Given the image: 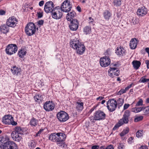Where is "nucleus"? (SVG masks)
Wrapping results in <instances>:
<instances>
[{"label": "nucleus", "mask_w": 149, "mask_h": 149, "mask_svg": "<svg viewBox=\"0 0 149 149\" xmlns=\"http://www.w3.org/2000/svg\"><path fill=\"white\" fill-rule=\"evenodd\" d=\"M70 47L75 50L79 54H82L85 52V47L78 38L71 39L70 41Z\"/></svg>", "instance_id": "f257e3e1"}, {"label": "nucleus", "mask_w": 149, "mask_h": 149, "mask_svg": "<svg viewBox=\"0 0 149 149\" xmlns=\"http://www.w3.org/2000/svg\"><path fill=\"white\" fill-rule=\"evenodd\" d=\"M130 115V111L128 110L126 111L123 115L122 118L120 119L118 123L115 125L113 130H115L124 124L127 123L129 121L128 118Z\"/></svg>", "instance_id": "f03ea898"}, {"label": "nucleus", "mask_w": 149, "mask_h": 149, "mask_svg": "<svg viewBox=\"0 0 149 149\" xmlns=\"http://www.w3.org/2000/svg\"><path fill=\"white\" fill-rule=\"evenodd\" d=\"M4 142V140H0V148L3 149H18L17 145L13 141H9Z\"/></svg>", "instance_id": "7ed1b4c3"}, {"label": "nucleus", "mask_w": 149, "mask_h": 149, "mask_svg": "<svg viewBox=\"0 0 149 149\" xmlns=\"http://www.w3.org/2000/svg\"><path fill=\"white\" fill-rule=\"evenodd\" d=\"M106 116V115L104 112L98 110L95 112L93 116L90 117V120L91 122L94 123L95 121L105 119Z\"/></svg>", "instance_id": "20e7f679"}, {"label": "nucleus", "mask_w": 149, "mask_h": 149, "mask_svg": "<svg viewBox=\"0 0 149 149\" xmlns=\"http://www.w3.org/2000/svg\"><path fill=\"white\" fill-rule=\"evenodd\" d=\"M36 31V26L32 22H29L25 28V32L28 36H31L35 34Z\"/></svg>", "instance_id": "39448f33"}, {"label": "nucleus", "mask_w": 149, "mask_h": 149, "mask_svg": "<svg viewBox=\"0 0 149 149\" xmlns=\"http://www.w3.org/2000/svg\"><path fill=\"white\" fill-rule=\"evenodd\" d=\"M65 134L63 133H54L51 134L49 136V140H65L66 139Z\"/></svg>", "instance_id": "423d86ee"}, {"label": "nucleus", "mask_w": 149, "mask_h": 149, "mask_svg": "<svg viewBox=\"0 0 149 149\" xmlns=\"http://www.w3.org/2000/svg\"><path fill=\"white\" fill-rule=\"evenodd\" d=\"M5 50L7 54L11 55L16 52L17 47L15 44H9L7 46Z\"/></svg>", "instance_id": "0eeeda50"}, {"label": "nucleus", "mask_w": 149, "mask_h": 149, "mask_svg": "<svg viewBox=\"0 0 149 149\" xmlns=\"http://www.w3.org/2000/svg\"><path fill=\"white\" fill-rule=\"evenodd\" d=\"M57 117L60 122H64L67 121L69 118L68 113L63 111H61L57 114Z\"/></svg>", "instance_id": "6e6552de"}, {"label": "nucleus", "mask_w": 149, "mask_h": 149, "mask_svg": "<svg viewBox=\"0 0 149 149\" xmlns=\"http://www.w3.org/2000/svg\"><path fill=\"white\" fill-rule=\"evenodd\" d=\"M72 7V5L70 4V1L66 0L62 3L61 6V10L63 12H68L71 10Z\"/></svg>", "instance_id": "1a4fd4ad"}, {"label": "nucleus", "mask_w": 149, "mask_h": 149, "mask_svg": "<svg viewBox=\"0 0 149 149\" xmlns=\"http://www.w3.org/2000/svg\"><path fill=\"white\" fill-rule=\"evenodd\" d=\"M107 105L109 110L111 112H112L115 110L117 107V102L113 99L109 100L107 102Z\"/></svg>", "instance_id": "9d476101"}, {"label": "nucleus", "mask_w": 149, "mask_h": 149, "mask_svg": "<svg viewBox=\"0 0 149 149\" xmlns=\"http://www.w3.org/2000/svg\"><path fill=\"white\" fill-rule=\"evenodd\" d=\"M54 4L52 1H48L46 2L44 8L45 11L47 13L49 12L52 13L54 9Z\"/></svg>", "instance_id": "9b49d317"}, {"label": "nucleus", "mask_w": 149, "mask_h": 149, "mask_svg": "<svg viewBox=\"0 0 149 149\" xmlns=\"http://www.w3.org/2000/svg\"><path fill=\"white\" fill-rule=\"evenodd\" d=\"M100 63L102 67H105L110 64L111 60L109 57L105 56L100 58Z\"/></svg>", "instance_id": "f8f14e48"}, {"label": "nucleus", "mask_w": 149, "mask_h": 149, "mask_svg": "<svg viewBox=\"0 0 149 149\" xmlns=\"http://www.w3.org/2000/svg\"><path fill=\"white\" fill-rule=\"evenodd\" d=\"M52 13V18L55 19H60L63 15L62 10L61 9L54 8Z\"/></svg>", "instance_id": "ddd939ff"}, {"label": "nucleus", "mask_w": 149, "mask_h": 149, "mask_svg": "<svg viewBox=\"0 0 149 149\" xmlns=\"http://www.w3.org/2000/svg\"><path fill=\"white\" fill-rule=\"evenodd\" d=\"M119 72V69L116 68H110L108 70L109 75L112 78L118 76Z\"/></svg>", "instance_id": "4468645a"}, {"label": "nucleus", "mask_w": 149, "mask_h": 149, "mask_svg": "<svg viewBox=\"0 0 149 149\" xmlns=\"http://www.w3.org/2000/svg\"><path fill=\"white\" fill-rule=\"evenodd\" d=\"M70 21L71 22L70 23L69 26L70 29L73 31L77 30L79 25L78 20L77 19H75Z\"/></svg>", "instance_id": "2eb2a0df"}, {"label": "nucleus", "mask_w": 149, "mask_h": 149, "mask_svg": "<svg viewBox=\"0 0 149 149\" xmlns=\"http://www.w3.org/2000/svg\"><path fill=\"white\" fill-rule=\"evenodd\" d=\"M17 19L16 18H14V17H10L7 19L6 24L9 27L14 28L17 24Z\"/></svg>", "instance_id": "dca6fc26"}, {"label": "nucleus", "mask_w": 149, "mask_h": 149, "mask_svg": "<svg viewBox=\"0 0 149 149\" xmlns=\"http://www.w3.org/2000/svg\"><path fill=\"white\" fill-rule=\"evenodd\" d=\"M44 108L47 111H52L54 109V104H52L50 101L46 102L44 104Z\"/></svg>", "instance_id": "f3484780"}, {"label": "nucleus", "mask_w": 149, "mask_h": 149, "mask_svg": "<svg viewBox=\"0 0 149 149\" xmlns=\"http://www.w3.org/2000/svg\"><path fill=\"white\" fill-rule=\"evenodd\" d=\"M13 120V117L9 115L5 116L2 118V121L5 124L10 125L11 121Z\"/></svg>", "instance_id": "a211bd4d"}, {"label": "nucleus", "mask_w": 149, "mask_h": 149, "mask_svg": "<svg viewBox=\"0 0 149 149\" xmlns=\"http://www.w3.org/2000/svg\"><path fill=\"white\" fill-rule=\"evenodd\" d=\"M147 13V9L144 7L138 8L137 11V15L141 17L144 16Z\"/></svg>", "instance_id": "6ab92c4d"}, {"label": "nucleus", "mask_w": 149, "mask_h": 149, "mask_svg": "<svg viewBox=\"0 0 149 149\" xmlns=\"http://www.w3.org/2000/svg\"><path fill=\"white\" fill-rule=\"evenodd\" d=\"M76 13L75 12L73 11L71 12L68 13L66 15V17L68 21H72V20L75 19L74 18L76 17Z\"/></svg>", "instance_id": "aec40b11"}, {"label": "nucleus", "mask_w": 149, "mask_h": 149, "mask_svg": "<svg viewBox=\"0 0 149 149\" xmlns=\"http://www.w3.org/2000/svg\"><path fill=\"white\" fill-rule=\"evenodd\" d=\"M116 50V53L119 57H121L125 55V51L123 47H117Z\"/></svg>", "instance_id": "412c9836"}, {"label": "nucleus", "mask_w": 149, "mask_h": 149, "mask_svg": "<svg viewBox=\"0 0 149 149\" xmlns=\"http://www.w3.org/2000/svg\"><path fill=\"white\" fill-rule=\"evenodd\" d=\"M137 40L136 38H132L130 42V46L131 49H135L137 46Z\"/></svg>", "instance_id": "4be33fe9"}, {"label": "nucleus", "mask_w": 149, "mask_h": 149, "mask_svg": "<svg viewBox=\"0 0 149 149\" xmlns=\"http://www.w3.org/2000/svg\"><path fill=\"white\" fill-rule=\"evenodd\" d=\"M11 70L12 73L16 75H19L21 74V70L20 68L14 66L12 68Z\"/></svg>", "instance_id": "5701e85b"}, {"label": "nucleus", "mask_w": 149, "mask_h": 149, "mask_svg": "<svg viewBox=\"0 0 149 149\" xmlns=\"http://www.w3.org/2000/svg\"><path fill=\"white\" fill-rule=\"evenodd\" d=\"M1 31L3 33H6L9 30V28L7 24H3L0 26Z\"/></svg>", "instance_id": "b1692460"}, {"label": "nucleus", "mask_w": 149, "mask_h": 149, "mask_svg": "<svg viewBox=\"0 0 149 149\" xmlns=\"http://www.w3.org/2000/svg\"><path fill=\"white\" fill-rule=\"evenodd\" d=\"M22 135H20L19 134L16 132L13 131L11 133V136L12 139H17V140H20L22 139Z\"/></svg>", "instance_id": "393cba45"}, {"label": "nucleus", "mask_w": 149, "mask_h": 149, "mask_svg": "<svg viewBox=\"0 0 149 149\" xmlns=\"http://www.w3.org/2000/svg\"><path fill=\"white\" fill-rule=\"evenodd\" d=\"M134 68L135 70H137L140 67L141 65V62L138 61L134 60L132 63Z\"/></svg>", "instance_id": "a878e982"}, {"label": "nucleus", "mask_w": 149, "mask_h": 149, "mask_svg": "<svg viewBox=\"0 0 149 149\" xmlns=\"http://www.w3.org/2000/svg\"><path fill=\"white\" fill-rule=\"evenodd\" d=\"M84 104L82 102H77L76 104V108L78 111H81L84 108Z\"/></svg>", "instance_id": "bb28decb"}, {"label": "nucleus", "mask_w": 149, "mask_h": 149, "mask_svg": "<svg viewBox=\"0 0 149 149\" xmlns=\"http://www.w3.org/2000/svg\"><path fill=\"white\" fill-rule=\"evenodd\" d=\"M26 49L22 48L19 51L18 55L19 57L22 58L26 55Z\"/></svg>", "instance_id": "cd10ccee"}, {"label": "nucleus", "mask_w": 149, "mask_h": 149, "mask_svg": "<svg viewBox=\"0 0 149 149\" xmlns=\"http://www.w3.org/2000/svg\"><path fill=\"white\" fill-rule=\"evenodd\" d=\"M35 100L38 102H40L42 100L43 97L40 94H38L36 95L34 97Z\"/></svg>", "instance_id": "c85d7f7f"}, {"label": "nucleus", "mask_w": 149, "mask_h": 149, "mask_svg": "<svg viewBox=\"0 0 149 149\" xmlns=\"http://www.w3.org/2000/svg\"><path fill=\"white\" fill-rule=\"evenodd\" d=\"M15 132L17 133L20 135H22L23 133V130L20 127L17 126L15 127Z\"/></svg>", "instance_id": "c756f323"}, {"label": "nucleus", "mask_w": 149, "mask_h": 149, "mask_svg": "<svg viewBox=\"0 0 149 149\" xmlns=\"http://www.w3.org/2000/svg\"><path fill=\"white\" fill-rule=\"evenodd\" d=\"M38 122V120L33 117L30 122V124L32 126L35 127L37 125Z\"/></svg>", "instance_id": "7c9ffc66"}, {"label": "nucleus", "mask_w": 149, "mask_h": 149, "mask_svg": "<svg viewBox=\"0 0 149 149\" xmlns=\"http://www.w3.org/2000/svg\"><path fill=\"white\" fill-rule=\"evenodd\" d=\"M145 108L144 107H135L132 109V112L135 113H138L141 111H143L145 109Z\"/></svg>", "instance_id": "2f4dec72"}, {"label": "nucleus", "mask_w": 149, "mask_h": 149, "mask_svg": "<svg viewBox=\"0 0 149 149\" xmlns=\"http://www.w3.org/2000/svg\"><path fill=\"white\" fill-rule=\"evenodd\" d=\"M103 15L105 19L107 20L109 19V18L111 15V13L109 11L107 10H105L104 12Z\"/></svg>", "instance_id": "473e14b6"}, {"label": "nucleus", "mask_w": 149, "mask_h": 149, "mask_svg": "<svg viewBox=\"0 0 149 149\" xmlns=\"http://www.w3.org/2000/svg\"><path fill=\"white\" fill-rule=\"evenodd\" d=\"M65 140H57V144L59 146L64 147L65 145Z\"/></svg>", "instance_id": "72a5a7b5"}, {"label": "nucleus", "mask_w": 149, "mask_h": 149, "mask_svg": "<svg viewBox=\"0 0 149 149\" xmlns=\"http://www.w3.org/2000/svg\"><path fill=\"white\" fill-rule=\"evenodd\" d=\"M84 32L86 34L89 33L91 31V27L87 26L84 28Z\"/></svg>", "instance_id": "f704fd0d"}, {"label": "nucleus", "mask_w": 149, "mask_h": 149, "mask_svg": "<svg viewBox=\"0 0 149 149\" xmlns=\"http://www.w3.org/2000/svg\"><path fill=\"white\" fill-rule=\"evenodd\" d=\"M113 3L114 6H118L121 5V0H113Z\"/></svg>", "instance_id": "c9c22d12"}, {"label": "nucleus", "mask_w": 149, "mask_h": 149, "mask_svg": "<svg viewBox=\"0 0 149 149\" xmlns=\"http://www.w3.org/2000/svg\"><path fill=\"white\" fill-rule=\"evenodd\" d=\"M148 81H149V78H146L145 76L142 77L139 81V82L140 83H145Z\"/></svg>", "instance_id": "e433bc0d"}, {"label": "nucleus", "mask_w": 149, "mask_h": 149, "mask_svg": "<svg viewBox=\"0 0 149 149\" xmlns=\"http://www.w3.org/2000/svg\"><path fill=\"white\" fill-rule=\"evenodd\" d=\"M129 129L127 128L126 129L123 130V131L120 134V135L121 136H123L125 134H127L129 132Z\"/></svg>", "instance_id": "4c0bfd02"}, {"label": "nucleus", "mask_w": 149, "mask_h": 149, "mask_svg": "<svg viewBox=\"0 0 149 149\" xmlns=\"http://www.w3.org/2000/svg\"><path fill=\"white\" fill-rule=\"evenodd\" d=\"M143 130H140L138 131L136 133V136L138 138L141 137L143 134Z\"/></svg>", "instance_id": "58836bf2"}, {"label": "nucleus", "mask_w": 149, "mask_h": 149, "mask_svg": "<svg viewBox=\"0 0 149 149\" xmlns=\"http://www.w3.org/2000/svg\"><path fill=\"white\" fill-rule=\"evenodd\" d=\"M143 118V116H139L136 117L134 118V121L135 122H138L141 120Z\"/></svg>", "instance_id": "ea45409f"}, {"label": "nucleus", "mask_w": 149, "mask_h": 149, "mask_svg": "<svg viewBox=\"0 0 149 149\" xmlns=\"http://www.w3.org/2000/svg\"><path fill=\"white\" fill-rule=\"evenodd\" d=\"M33 140H31V142H29L28 143V145L31 148H33L36 146V143L34 141H33Z\"/></svg>", "instance_id": "a19ab883"}, {"label": "nucleus", "mask_w": 149, "mask_h": 149, "mask_svg": "<svg viewBox=\"0 0 149 149\" xmlns=\"http://www.w3.org/2000/svg\"><path fill=\"white\" fill-rule=\"evenodd\" d=\"M124 100L122 98H119L117 100L118 104L119 106H121L124 103Z\"/></svg>", "instance_id": "79ce46f5"}, {"label": "nucleus", "mask_w": 149, "mask_h": 149, "mask_svg": "<svg viewBox=\"0 0 149 149\" xmlns=\"http://www.w3.org/2000/svg\"><path fill=\"white\" fill-rule=\"evenodd\" d=\"M143 101L141 99H140L136 104V106L138 107L140 106H142L143 105Z\"/></svg>", "instance_id": "37998d69"}, {"label": "nucleus", "mask_w": 149, "mask_h": 149, "mask_svg": "<svg viewBox=\"0 0 149 149\" xmlns=\"http://www.w3.org/2000/svg\"><path fill=\"white\" fill-rule=\"evenodd\" d=\"M127 91L125 89H121L118 92V95H121L126 92Z\"/></svg>", "instance_id": "c03bdc74"}, {"label": "nucleus", "mask_w": 149, "mask_h": 149, "mask_svg": "<svg viewBox=\"0 0 149 149\" xmlns=\"http://www.w3.org/2000/svg\"><path fill=\"white\" fill-rule=\"evenodd\" d=\"M139 149H148V146L146 145H142L140 147Z\"/></svg>", "instance_id": "a18cd8bd"}, {"label": "nucleus", "mask_w": 149, "mask_h": 149, "mask_svg": "<svg viewBox=\"0 0 149 149\" xmlns=\"http://www.w3.org/2000/svg\"><path fill=\"white\" fill-rule=\"evenodd\" d=\"M124 147V145L122 143H120L118 146V148L119 149H123Z\"/></svg>", "instance_id": "49530a36"}, {"label": "nucleus", "mask_w": 149, "mask_h": 149, "mask_svg": "<svg viewBox=\"0 0 149 149\" xmlns=\"http://www.w3.org/2000/svg\"><path fill=\"white\" fill-rule=\"evenodd\" d=\"M89 23L90 24H92L93 25H94V20L91 17H89Z\"/></svg>", "instance_id": "de8ad7c7"}, {"label": "nucleus", "mask_w": 149, "mask_h": 149, "mask_svg": "<svg viewBox=\"0 0 149 149\" xmlns=\"http://www.w3.org/2000/svg\"><path fill=\"white\" fill-rule=\"evenodd\" d=\"M103 149H114L113 146L112 145H110L108 146L105 148H103Z\"/></svg>", "instance_id": "09e8293b"}, {"label": "nucleus", "mask_w": 149, "mask_h": 149, "mask_svg": "<svg viewBox=\"0 0 149 149\" xmlns=\"http://www.w3.org/2000/svg\"><path fill=\"white\" fill-rule=\"evenodd\" d=\"M130 106V105L129 104H125L124 106V109L125 110L127 109Z\"/></svg>", "instance_id": "8fccbe9b"}, {"label": "nucleus", "mask_w": 149, "mask_h": 149, "mask_svg": "<svg viewBox=\"0 0 149 149\" xmlns=\"http://www.w3.org/2000/svg\"><path fill=\"white\" fill-rule=\"evenodd\" d=\"M38 15V18H41L43 16V13H42L38 12L37 13Z\"/></svg>", "instance_id": "3c124183"}, {"label": "nucleus", "mask_w": 149, "mask_h": 149, "mask_svg": "<svg viewBox=\"0 0 149 149\" xmlns=\"http://www.w3.org/2000/svg\"><path fill=\"white\" fill-rule=\"evenodd\" d=\"M44 20H41L39 21L38 22V24L39 25H42L44 23Z\"/></svg>", "instance_id": "603ef678"}, {"label": "nucleus", "mask_w": 149, "mask_h": 149, "mask_svg": "<svg viewBox=\"0 0 149 149\" xmlns=\"http://www.w3.org/2000/svg\"><path fill=\"white\" fill-rule=\"evenodd\" d=\"M144 107L145 108V109L143 110V111L145 113V112H146L149 111V106H147L146 107Z\"/></svg>", "instance_id": "864d4df0"}, {"label": "nucleus", "mask_w": 149, "mask_h": 149, "mask_svg": "<svg viewBox=\"0 0 149 149\" xmlns=\"http://www.w3.org/2000/svg\"><path fill=\"white\" fill-rule=\"evenodd\" d=\"M99 148V146L97 145L93 146L92 147V149H98Z\"/></svg>", "instance_id": "5fc2aeb1"}, {"label": "nucleus", "mask_w": 149, "mask_h": 149, "mask_svg": "<svg viewBox=\"0 0 149 149\" xmlns=\"http://www.w3.org/2000/svg\"><path fill=\"white\" fill-rule=\"evenodd\" d=\"M132 84L129 85V86H128L126 88H125V89L126 91L128 90L132 86Z\"/></svg>", "instance_id": "6e6d98bb"}, {"label": "nucleus", "mask_w": 149, "mask_h": 149, "mask_svg": "<svg viewBox=\"0 0 149 149\" xmlns=\"http://www.w3.org/2000/svg\"><path fill=\"white\" fill-rule=\"evenodd\" d=\"M11 125H16L17 124V123L16 122L14 121L13 120L11 121Z\"/></svg>", "instance_id": "4d7b16f0"}, {"label": "nucleus", "mask_w": 149, "mask_h": 149, "mask_svg": "<svg viewBox=\"0 0 149 149\" xmlns=\"http://www.w3.org/2000/svg\"><path fill=\"white\" fill-rule=\"evenodd\" d=\"M44 3V1H41L39 2V5L40 6H42Z\"/></svg>", "instance_id": "13d9d810"}, {"label": "nucleus", "mask_w": 149, "mask_h": 149, "mask_svg": "<svg viewBox=\"0 0 149 149\" xmlns=\"http://www.w3.org/2000/svg\"><path fill=\"white\" fill-rule=\"evenodd\" d=\"M5 12L3 10H1L0 11V15H3L5 14Z\"/></svg>", "instance_id": "bf43d9fd"}, {"label": "nucleus", "mask_w": 149, "mask_h": 149, "mask_svg": "<svg viewBox=\"0 0 149 149\" xmlns=\"http://www.w3.org/2000/svg\"><path fill=\"white\" fill-rule=\"evenodd\" d=\"M43 130H44L43 129H40L36 134L37 136H38V134H39L40 133H41V132L43 131Z\"/></svg>", "instance_id": "052dcab7"}, {"label": "nucleus", "mask_w": 149, "mask_h": 149, "mask_svg": "<svg viewBox=\"0 0 149 149\" xmlns=\"http://www.w3.org/2000/svg\"><path fill=\"white\" fill-rule=\"evenodd\" d=\"M146 63L147 64V68H149V61L146 60Z\"/></svg>", "instance_id": "680f3d73"}, {"label": "nucleus", "mask_w": 149, "mask_h": 149, "mask_svg": "<svg viewBox=\"0 0 149 149\" xmlns=\"http://www.w3.org/2000/svg\"><path fill=\"white\" fill-rule=\"evenodd\" d=\"M104 98V97H98L97 99L96 100H102Z\"/></svg>", "instance_id": "e2e57ef3"}, {"label": "nucleus", "mask_w": 149, "mask_h": 149, "mask_svg": "<svg viewBox=\"0 0 149 149\" xmlns=\"http://www.w3.org/2000/svg\"><path fill=\"white\" fill-rule=\"evenodd\" d=\"M77 10L79 12L81 11V8L79 6H78L77 7Z\"/></svg>", "instance_id": "0e129e2a"}, {"label": "nucleus", "mask_w": 149, "mask_h": 149, "mask_svg": "<svg viewBox=\"0 0 149 149\" xmlns=\"http://www.w3.org/2000/svg\"><path fill=\"white\" fill-rule=\"evenodd\" d=\"M145 51L146 52H147V53H149V48L147 47L145 49Z\"/></svg>", "instance_id": "69168bd1"}, {"label": "nucleus", "mask_w": 149, "mask_h": 149, "mask_svg": "<svg viewBox=\"0 0 149 149\" xmlns=\"http://www.w3.org/2000/svg\"><path fill=\"white\" fill-rule=\"evenodd\" d=\"M146 103H149V97L147 98L146 100Z\"/></svg>", "instance_id": "338daca9"}, {"label": "nucleus", "mask_w": 149, "mask_h": 149, "mask_svg": "<svg viewBox=\"0 0 149 149\" xmlns=\"http://www.w3.org/2000/svg\"><path fill=\"white\" fill-rule=\"evenodd\" d=\"M105 100H103L101 102V104H103L105 103Z\"/></svg>", "instance_id": "774afa93"}]
</instances>
